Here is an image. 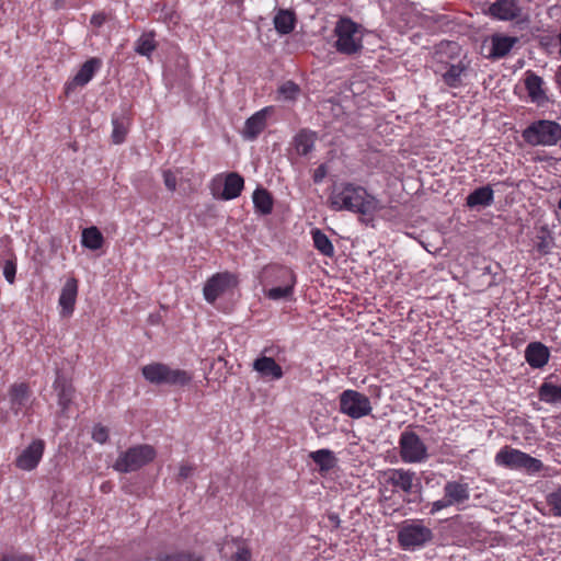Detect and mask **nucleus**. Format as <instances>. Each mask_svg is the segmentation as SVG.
<instances>
[{
	"instance_id": "obj_1",
	"label": "nucleus",
	"mask_w": 561,
	"mask_h": 561,
	"mask_svg": "<svg viewBox=\"0 0 561 561\" xmlns=\"http://www.w3.org/2000/svg\"><path fill=\"white\" fill-rule=\"evenodd\" d=\"M329 206L335 211L347 210L373 217L383 208L381 202L360 185L341 183L332 190Z\"/></svg>"
},
{
	"instance_id": "obj_2",
	"label": "nucleus",
	"mask_w": 561,
	"mask_h": 561,
	"mask_svg": "<svg viewBox=\"0 0 561 561\" xmlns=\"http://www.w3.org/2000/svg\"><path fill=\"white\" fill-rule=\"evenodd\" d=\"M494 462L499 467L522 471L530 476L539 473L545 467L540 459L511 446L502 447L495 454Z\"/></svg>"
},
{
	"instance_id": "obj_3",
	"label": "nucleus",
	"mask_w": 561,
	"mask_h": 561,
	"mask_svg": "<svg viewBox=\"0 0 561 561\" xmlns=\"http://www.w3.org/2000/svg\"><path fill=\"white\" fill-rule=\"evenodd\" d=\"M433 537V530L419 518L404 520L398 530L399 546L405 551L424 548Z\"/></svg>"
},
{
	"instance_id": "obj_4",
	"label": "nucleus",
	"mask_w": 561,
	"mask_h": 561,
	"mask_svg": "<svg viewBox=\"0 0 561 561\" xmlns=\"http://www.w3.org/2000/svg\"><path fill=\"white\" fill-rule=\"evenodd\" d=\"M522 136L530 146L551 147L560 141L561 125L554 121L538 119L528 125Z\"/></svg>"
},
{
	"instance_id": "obj_5",
	"label": "nucleus",
	"mask_w": 561,
	"mask_h": 561,
	"mask_svg": "<svg viewBox=\"0 0 561 561\" xmlns=\"http://www.w3.org/2000/svg\"><path fill=\"white\" fill-rule=\"evenodd\" d=\"M336 36L335 47L341 54L352 55L363 47L360 26L348 18H342L334 27Z\"/></svg>"
},
{
	"instance_id": "obj_6",
	"label": "nucleus",
	"mask_w": 561,
	"mask_h": 561,
	"mask_svg": "<svg viewBox=\"0 0 561 561\" xmlns=\"http://www.w3.org/2000/svg\"><path fill=\"white\" fill-rule=\"evenodd\" d=\"M399 455L404 463H423L428 457V448L413 431L405 430L398 440Z\"/></svg>"
},
{
	"instance_id": "obj_7",
	"label": "nucleus",
	"mask_w": 561,
	"mask_h": 561,
	"mask_svg": "<svg viewBox=\"0 0 561 561\" xmlns=\"http://www.w3.org/2000/svg\"><path fill=\"white\" fill-rule=\"evenodd\" d=\"M380 483L383 486H392L393 492H402L405 495L419 492L421 484L416 473L404 468H389L380 472Z\"/></svg>"
},
{
	"instance_id": "obj_8",
	"label": "nucleus",
	"mask_w": 561,
	"mask_h": 561,
	"mask_svg": "<svg viewBox=\"0 0 561 561\" xmlns=\"http://www.w3.org/2000/svg\"><path fill=\"white\" fill-rule=\"evenodd\" d=\"M154 449L149 445H138L122 453L113 468L119 472H131L152 461Z\"/></svg>"
},
{
	"instance_id": "obj_9",
	"label": "nucleus",
	"mask_w": 561,
	"mask_h": 561,
	"mask_svg": "<svg viewBox=\"0 0 561 561\" xmlns=\"http://www.w3.org/2000/svg\"><path fill=\"white\" fill-rule=\"evenodd\" d=\"M340 412L352 419H362L371 413L369 398L356 390H344L339 397Z\"/></svg>"
},
{
	"instance_id": "obj_10",
	"label": "nucleus",
	"mask_w": 561,
	"mask_h": 561,
	"mask_svg": "<svg viewBox=\"0 0 561 561\" xmlns=\"http://www.w3.org/2000/svg\"><path fill=\"white\" fill-rule=\"evenodd\" d=\"M244 186V180L241 175L236 172H231L222 175L216 176L211 181L210 190L215 197L221 198L224 201H230L237 198Z\"/></svg>"
},
{
	"instance_id": "obj_11",
	"label": "nucleus",
	"mask_w": 561,
	"mask_h": 561,
	"mask_svg": "<svg viewBox=\"0 0 561 561\" xmlns=\"http://www.w3.org/2000/svg\"><path fill=\"white\" fill-rule=\"evenodd\" d=\"M238 285L237 276L229 273H217L213 275L203 288L204 298L207 302L214 304L217 298Z\"/></svg>"
},
{
	"instance_id": "obj_12",
	"label": "nucleus",
	"mask_w": 561,
	"mask_h": 561,
	"mask_svg": "<svg viewBox=\"0 0 561 561\" xmlns=\"http://www.w3.org/2000/svg\"><path fill=\"white\" fill-rule=\"evenodd\" d=\"M275 272L277 278H282V285H275L265 290V296L274 301L290 300L297 282L295 273L288 267H279Z\"/></svg>"
},
{
	"instance_id": "obj_13",
	"label": "nucleus",
	"mask_w": 561,
	"mask_h": 561,
	"mask_svg": "<svg viewBox=\"0 0 561 561\" xmlns=\"http://www.w3.org/2000/svg\"><path fill=\"white\" fill-rule=\"evenodd\" d=\"M520 12L518 0H496L483 11L485 15L499 21H513L520 15Z\"/></svg>"
},
{
	"instance_id": "obj_14",
	"label": "nucleus",
	"mask_w": 561,
	"mask_h": 561,
	"mask_svg": "<svg viewBox=\"0 0 561 561\" xmlns=\"http://www.w3.org/2000/svg\"><path fill=\"white\" fill-rule=\"evenodd\" d=\"M102 60L98 57L88 59L78 70L76 76L66 83L65 92L70 94L77 87H84L88 84L94 75L101 69Z\"/></svg>"
},
{
	"instance_id": "obj_15",
	"label": "nucleus",
	"mask_w": 561,
	"mask_h": 561,
	"mask_svg": "<svg viewBox=\"0 0 561 561\" xmlns=\"http://www.w3.org/2000/svg\"><path fill=\"white\" fill-rule=\"evenodd\" d=\"M44 450V440L34 439L16 458V467L25 471L35 469L43 457Z\"/></svg>"
},
{
	"instance_id": "obj_16",
	"label": "nucleus",
	"mask_w": 561,
	"mask_h": 561,
	"mask_svg": "<svg viewBox=\"0 0 561 561\" xmlns=\"http://www.w3.org/2000/svg\"><path fill=\"white\" fill-rule=\"evenodd\" d=\"M273 112L272 106H266L249 117L242 129V137L245 140H254L265 129L267 117Z\"/></svg>"
},
{
	"instance_id": "obj_17",
	"label": "nucleus",
	"mask_w": 561,
	"mask_h": 561,
	"mask_svg": "<svg viewBox=\"0 0 561 561\" xmlns=\"http://www.w3.org/2000/svg\"><path fill=\"white\" fill-rule=\"evenodd\" d=\"M78 296V280L75 277H70L64 284L58 304L61 308L60 314L62 317H69L75 310V305Z\"/></svg>"
},
{
	"instance_id": "obj_18",
	"label": "nucleus",
	"mask_w": 561,
	"mask_h": 561,
	"mask_svg": "<svg viewBox=\"0 0 561 561\" xmlns=\"http://www.w3.org/2000/svg\"><path fill=\"white\" fill-rule=\"evenodd\" d=\"M253 369L267 380H279L284 376L282 367L271 356L266 355H262L253 362Z\"/></svg>"
},
{
	"instance_id": "obj_19",
	"label": "nucleus",
	"mask_w": 561,
	"mask_h": 561,
	"mask_svg": "<svg viewBox=\"0 0 561 561\" xmlns=\"http://www.w3.org/2000/svg\"><path fill=\"white\" fill-rule=\"evenodd\" d=\"M444 495L453 506L463 504L470 499L469 484L462 481H447L444 485Z\"/></svg>"
},
{
	"instance_id": "obj_20",
	"label": "nucleus",
	"mask_w": 561,
	"mask_h": 561,
	"mask_svg": "<svg viewBox=\"0 0 561 561\" xmlns=\"http://www.w3.org/2000/svg\"><path fill=\"white\" fill-rule=\"evenodd\" d=\"M549 350L540 342L529 343L525 350V358L530 367L541 368L549 360Z\"/></svg>"
},
{
	"instance_id": "obj_21",
	"label": "nucleus",
	"mask_w": 561,
	"mask_h": 561,
	"mask_svg": "<svg viewBox=\"0 0 561 561\" xmlns=\"http://www.w3.org/2000/svg\"><path fill=\"white\" fill-rule=\"evenodd\" d=\"M518 42L515 36H507L503 34H494L491 36V50L489 57L503 58L505 57L514 45Z\"/></svg>"
},
{
	"instance_id": "obj_22",
	"label": "nucleus",
	"mask_w": 561,
	"mask_h": 561,
	"mask_svg": "<svg viewBox=\"0 0 561 561\" xmlns=\"http://www.w3.org/2000/svg\"><path fill=\"white\" fill-rule=\"evenodd\" d=\"M525 88L533 102L540 104L546 101L547 96L543 90V80L541 77L531 71L526 72Z\"/></svg>"
},
{
	"instance_id": "obj_23",
	"label": "nucleus",
	"mask_w": 561,
	"mask_h": 561,
	"mask_svg": "<svg viewBox=\"0 0 561 561\" xmlns=\"http://www.w3.org/2000/svg\"><path fill=\"white\" fill-rule=\"evenodd\" d=\"M493 201L494 192L489 185H486L471 192L467 196L466 203L468 207L474 208L491 206L493 204Z\"/></svg>"
},
{
	"instance_id": "obj_24",
	"label": "nucleus",
	"mask_w": 561,
	"mask_h": 561,
	"mask_svg": "<svg viewBox=\"0 0 561 561\" xmlns=\"http://www.w3.org/2000/svg\"><path fill=\"white\" fill-rule=\"evenodd\" d=\"M316 139L317 135L311 130L301 129L297 133L293 139V146L297 154L307 156L310 153L314 148Z\"/></svg>"
},
{
	"instance_id": "obj_25",
	"label": "nucleus",
	"mask_w": 561,
	"mask_h": 561,
	"mask_svg": "<svg viewBox=\"0 0 561 561\" xmlns=\"http://www.w3.org/2000/svg\"><path fill=\"white\" fill-rule=\"evenodd\" d=\"M28 388L24 383L13 385L10 389L11 409L19 414L28 404Z\"/></svg>"
},
{
	"instance_id": "obj_26",
	"label": "nucleus",
	"mask_w": 561,
	"mask_h": 561,
	"mask_svg": "<svg viewBox=\"0 0 561 561\" xmlns=\"http://www.w3.org/2000/svg\"><path fill=\"white\" fill-rule=\"evenodd\" d=\"M167 365L162 363H151L141 368L144 378L153 385H164Z\"/></svg>"
},
{
	"instance_id": "obj_27",
	"label": "nucleus",
	"mask_w": 561,
	"mask_h": 561,
	"mask_svg": "<svg viewBox=\"0 0 561 561\" xmlns=\"http://www.w3.org/2000/svg\"><path fill=\"white\" fill-rule=\"evenodd\" d=\"M310 458L319 467L320 472H329L336 466L334 453L330 449H319L310 454Z\"/></svg>"
},
{
	"instance_id": "obj_28",
	"label": "nucleus",
	"mask_w": 561,
	"mask_h": 561,
	"mask_svg": "<svg viewBox=\"0 0 561 561\" xmlns=\"http://www.w3.org/2000/svg\"><path fill=\"white\" fill-rule=\"evenodd\" d=\"M54 388L58 393V404L62 411H66L72 399V387L68 381L58 376L54 382Z\"/></svg>"
},
{
	"instance_id": "obj_29",
	"label": "nucleus",
	"mask_w": 561,
	"mask_h": 561,
	"mask_svg": "<svg viewBox=\"0 0 561 561\" xmlns=\"http://www.w3.org/2000/svg\"><path fill=\"white\" fill-rule=\"evenodd\" d=\"M104 238L96 227L83 229L81 234V244L89 250H99L102 248Z\"/></svg>"
},
{
	"instance_id": "obj_30",
	"label": "nucleus",
	"mask_w": 561,
	"mask_h": 561,
	"mask_svg": "<svg viewBox=\"0 0 561 561\" xmlns=\"http://www.w3.org/2000/svg\"><path fill=\"white\" fill-rule=\"evenodd\" d=\"M253 204L256 211L268 215L273 210V198L265 188H256L253 193Z\"/></svg>"
},
{
	"instance_id": "obj_31",
	"label": "nucleus",
	"mask_w": 561,
	"mask_h": 561,
	"mask_svg": "<svg viewBox=\"0 0 561 561\" xmlns=\"http://www.w3.org/2000/svg\"><path fill=\"white\" fill-rule=\"evenodd\" d=\"M539 399L549 404H561V386L543 382L539 387Z\"/></svg>"
},
{
	"instance_id": "obj_32",
	"label": "nucleus",
	"mask_w": 561,
	"mask_h": 561,
	"mask_svg": "<svg viewBox=\"0 0 561 561\" xmlns=\"http://www.w3.org/2000/svg\"><path fill=\"white\" fill-rule=\"evenodd\" d=\"M311 236L313 240L314 248L325 256L334 255V247L328 236L322 232L320 229L316 228L311 230Z\"/></svg>"
},
{
	"instance_id": "obj_33",
	"label": "nucleus",
	"mask_w": 561,
	"mask_h": 561,
	"mask_svg": "<svg viewBox=\"0 0 561 561\" xmlns=\"http://www.w3.org/2000/svg\"><path fill=\"white\" fill-rule=\"evenodd\" d=\"M192 374L183 369H173L167 365L164 385L185 386L192 380Z\"/></svg>"
},
{
	"instance_id": "obj_34",
	"label": "nucleus",
	"mask_w": 561,
	"mask_h": 561,
	"mask_svg": "<svg viewBox=\"0 0 561 561\" xmlns=\"http://www.w3.org/2000/svg\"><path fill=\"white\" fill-rule=\"evenodd\" d=\"M274 26L280 34H288L295 27V16L291 12L280 10L274 18Z\"/></svg>"
},
{
	"instance_id": "obj_35",
	"label": "nucleus",
	"mask_w": 561,
	"mask_h": 561,
	"mask_svg": "<svg viewBox=\"0 0 561 561\" xmlns=\"http://www.w3.org/2000/svg\"><path fill=\"white\" fill-rule=\"evenodd\" d=\"M112 140L114 144H122L125 140V137L127 135L128 129V122L126 117L119 116H113L112 118Z\"/></svg>"
},
{
	"instance_id": "obj_36",
	"label": "nucleus",
	"mask_w": 561,
	"mask_h": 561,
	"mask_svg": "<svg viewBox=\"0 0 561 561\" xmlns=\"http://www.w3.org/2000/svg\"><path fill=\"white\" fill-rule=\"evenodd\" d=\"M277 92H278V98L280 100L287 101V102H294L300 95V88L294 81L289 80V81H286L283 84H280Z\"/></svg>"
},
{
	"instance_id": "obj_37",
	"label": "nucleus",
	"mask_w": 561,
	"mask_h": 561,
	"mask_svg": "<svg viewBox=\"0 0 561 561\" xmlns=\"http://www.w3.org/2000/svg\"><path fill=\"white\" fill-rule=\"evenodd\" d=\"M465 67L461 64L451 65L448 70L443 75L445 83L451 88H457L461 84V77L465 72Z\"/></svg>"
},
{
	"instance_id": "obj_38",
	"label": "nucleus",
	"mask_w": 561,
	"mask_h": 561,
	"mask_svg": "<svg viewBox=\"0 0 561 561\" xmlns=\"http://www.w3.org/2000/svg\"><path fill=\"white\" fill-rule=\"evenodd\" d=\"M156 49L154 36L152 33L142 34L136 42L135 50L142 56H149Z\"/></svg>"
},
{
	"instance_id": "obj_39",
	"label": "nucleus",
	"mask_w": 561,
	"mask_h": 561,
	"mask_svg": "<svg viewBox=\"0 0 561 561\" xmlns=\"http://www.w3.org/2000/svg\"><path fill=\"white\" fill-rule=\"evenodd\" d=\"M547 504L556 517H561V486L550 492L546 497Z\"/></svg>"
},
{
	"instance_id": "obj_40",
	"label": "nucleus",
	"mask_w": 561,
	"mask_h": 561,
	"mask_svg": "<svg viewBox=\"0 0 561 561\" xmlns=\"http://www.w3.org/2000/svg\"><path fill=\"white\" fill-rule=\"evenodd\" d=\"M536 239V248L538 252L547 254L550 251L552 244V238L550 237L549 231L542 228L540 233L537 234Z\"/></svg>"
},
{
	"instance_id": "obj_41",
	"label": "nucleus",
	"mask_w": 561,
	"mask_h": 561,
	"mask_svg": "<svg viewBox=\"0 0 561 561\" xmlns=\"http://www.w3.org/2000/svg\"><path fill=\"white\" fill-rule=\"evenodd\" d=\"M232 543L236 546L237 550L231 556L230 561H250L251 560V551L245 545H243L237 540H232Z\"/></svg>"
},
{
	"instance_id": "obj_42",
	"label": "nucleus",
	"mask_w": 561,
	"mask_h": 561,
	"mask_svg": "<svg viewBox=\"0 0 561 561\" xmlns=\"http://www.w3.org/2000/svg\"><path fill=\"white\" fill-rule=\"evenodd\" d=\"M158 561H201V559L188 553H173L159 556Z\"/></svg>"
},
{
	"instance_id": "obj_43",
	"label": "nucleus",
	"mask_w": 561,
	"mask_h": 561,
	"mask_svg": "<svg viewBox=\"0 0 561 561\" xmlns=\"http://www.w3.org/2000/svg\"><path fill=\"white\" fill-rule=\"evenodd\" d=\"M92 438L95 442L100 443V444L105 443L107 440V438H108V431H107V428L102 426V425H96L93 428Z\"/></svg>"
},
{
	"instance_id": "obj_44",
	"label": "nucleus",
	"mask_w": 561,
	"mask_h": 561,
	"mask_svg": "<svg viewBox=\"0 0 561 561\" xmlns=\"http://www.w3.org/2000/svg\"><path fill=\"white\" fill-rule=\"evenodd\" d=\"M15 273H16L15 263L11 260H8L3 267V275L10 284L14 283Z\"/></svg>"
},
{
	"instance_id": "obj_45",
	"label": "nucleus",
	"mask_w": 561,
	"mask_h": 561,
	"mask_svg": "<svg viewBox=\"0 0 561 561\" xmlns=\"http://www.w3.org/2000/svg\"><path fill=\"white\" fill-rule=\"evenodd\" d=\"M162 175L165 187L169 191L174 192L176 190V176L170 170L163 171Z\"/></svg>"
},
{
	"instance_id": "obj_46",
	"label": "nucleus",
	"mask_w": 561,
	"mask_h": 561,
	"mask_svg": "<svg viewBox=\"0 0 561 561\" xmlns=\"http://www.w3.org/2000/svg\"><path fill=\"white\" fill-rule=\"evenodd\" d=\"M449 506H453L448 501L447 499L444 496L443 499L440 500H437V501H434L432 504H431V510H430V514L431 515H435L436 513L440 512L442 510H445Z\"/></svg>"
},
{
	"instance_id": "obj_47",
	"label": "nucleus",
	"mask_w": 561,
	"mask_h": 561,
	"mask_svg": "<svg viewBox=\"0 0 561 561\" xmlns=\"http://www.w3.org/2000/svg\"><path fill=\"white\" fill-rule=\"evenodd\" d=\"M328 170L325 164H320L313 173V182L321 183L323 179L327 176Z\"/></svg>"
},
{
	"instance_id": "obj_48",
	"label": "nucleus",
	"mask_w": 561,
	"mask_h": 561,
	"mask_svg": "<svg viewBox=\"0 0 561 561\" xmlns=\"http://www.w3.org/2000/svg\"><path fill=\"white\" fill-rule=\"evenodd\" d=\"M457 48V44L453 42H443L438 45L435 55L438 57L445 50L454 51Z\"/></svg>"
},
{
	"instance_id": "obj_49",
	"label": "nucleus",
	"mask_w": 561,
	"mask_h": 561,
	"mask_svg": "<svg viewBox=\"0 0 561 561\" xmlns=\"http://www.w3.org/2000/svg\"><path fill=\"white\" fill-rule=\"evenodd\" d=\"M280 266H274L265 270V273L268 274L273 279L272 283L275 285H282V278H277L276 268H279Z\"/></svg>"
},
{
	"instance_id": "obj_50",
	"label": "nucleus",
	"mask_w": 561,
	"mask_h": 561,
	"mask_svg": "<svg viewBox=\"0 0 561 561\" xmlns=\"http://www.w3.org/2000/svg\"><path fill=\"white\" fill-rule=\"evenodd\" d=\"M0 561H33L28 556H4Z\"/></svg>"
},
{
	"instance_id": "obj_51",
	"label": "nucleus",
	"mask_w": 561,
	"mask_h": 561,
	"mask_svg": "<svg viewBox=\"0 0 561 561\" xmlns=\"http://www.w3.org/2000/svg\"><path fill=\"white\" fill-rule=\"evenodd\" d=\"M193 467L190 465H181L179 476L183 479L188 478L192 474Z\"/></svg>"
},
{
	"instance_id": "obj_52",
	"label": "nucleus",
	"mask_w": 561,
	"mask_h": 561,
	"mask_svg": "<svg viewBox=\"0 0 561 561\" xmlns=\"http://www.w3.org/2000/svg\"><path fill=\"white\" fill-rule=\"evenodd\" d=\"M105 21V16L101 13L99 14H93L92 18H91V24L95 25V26H101Z\"/></svg>"
},
{
	"instance_id": "obj_53",
	"label": "nucleus",
	"mask_w": 561,
	"mask_h": 561,
	"mask_svg": "<svg viewBox=\"0 0 561 561\" xmlns=\"http://www.w3.org/2000/svg\"><path fill=\"white\" fill-rule=\"evenodd\" d=\"M328 517H329V520H330L331 525H332L334 528L340 527L341 519H340V517H339L336 514H334V513L329 514V516H328Z\"/></svg>"
}]
</instances>
